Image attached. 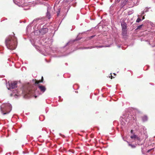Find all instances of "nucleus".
I'll return each instance as SVG.
<instances>
[{
  "instance_id": "nucleus-26",
  "label": "nucleus",
  "mask_w": 155,
  "mask_h": 155,
  "mask_svg": "<svg viewBox=\"0 0 155 155\" xmlns=\"http://www.w3.org/2000/svg\"><path fill=\"white\" fill-rule=\"evenodd\" d=\"M92 48V47H91L90 48Z\"/></svg>"
},
{
  "instance_id": "nucleus-9",
  "label": "nucleus",
  "mask_w": 155,
  "mask_h": 155,
  "mask_svg": "<svg viewBox=\"0 0 155 155\" xmlns=\"http://www.w3.org/2000/svg\"><path fill=\"white\" fill-rule=\"evenodd\" d=\"M127 33L126 29H122V34L123 35H125Z\"/></svg>"
},
{
  "instance_id": "nucleus-5",
  "label": "nucleus",
  "mask_w": 155,
  "mask_h": 155,
  "mask_svg": "<svg viewBox=\"0 0 155 155\" xmlns=\"http://www.w3.org/2000/svg\"><path fill=\"white\" fill-rule=\"evenodd\" d=\"M121 25L122 27V29H127V25L125 22L122 23H121Z\"/></svg>"
},
{
  "instance_id": "nucleus-23",
  "label": "nucleus",
  "mask_w": 155,
  "mask_h": 155,
  "mask_svg": "<svg viewBox=\"0 0 155 155\" xmlns=\"http://www.w3.org/2000/svg\"><path fill=\"white\" fill-rule=\"evenodd\" d=\"M133 130H131V131H130L131 133H133Z\"/></svg>"
},
{
  "instance_id": "nucleus-10",
  "label": "nucleus",
  "mask_w": 155,
  "mask_h": 155,
  "mask_svg": "<svg viewBox=\"0 0 155 155\" xmlns=\"http://www.w3.org/2000/svg\"><path fill=\"white\" fill-rule=\"evenodd\" d=\"M128 145L129 146H130L132 148H134L136 147V146L135 145L131 144L130 143H129L128 142Z\"/></svg>"
},
{
  "instance_id": "nucleus-14",
  "label": "nucleus",
  "mask_w": 155,
  "mask_h": 155,
  "mask_svg": "<svg viewBox=\"0 0 155 155\" xmlns=\"http://www.w3.org/2000/svg\"><path fill=\"white\" fill-rule=\"evenodd\" d=\"M141 21V20L139 18H138L136 21V22H139L140 21Z\"/></svg>"
},
{
  "instance_id": "nucleus-6",
  "label": "nucleus",
  "mask_w": 155,
  "mask_h": 155,
  "mask_svg": "<svg viewBox=\"0 0 155 155\" xmlns=\"http://www.w3.org/2000/svg\"><path fill=\"white\" fill-rule=\"evenodd\" d=\"M142 119L143 121H146L148 120V117L147 115H144L142 117Z\"/></svg>"
},
{
  "instance_id": "nucleus-27",
  "label": "nucleus",
  "mask_w": 155,
  "mask_h": 155,
  "mask_svg": "<svg viewBox=\"0 0 155 155\" xmlns=\"http://www.w3.org/2000/svg\"><path fill=\"white\" fill-rule=\"evenodd\" d=\"M35 98H36L37 97V96H35Z\"/></svg>"
},
{
  "instance_id": "nucleus-19",
  "label": "nucleus",
  "mask_w": 155,
  "mask_h": 155,
  "mask_svg": "<svg viewBox=\"0 0 155 155\" xmlns=\"http://www.w3.org/2000/svg\"><path fill=\"white\" fill-rule=\"evenodd\" d=\"M110 76H109V77L110 78H111V79H112V78H112L113 77H112V75H111V74H110Z\"/></svg>"
},
{
  "instance_id": "nucleus-16",
  "label": "nucleus",
  "mask_w": 155,
  "mask_h": 155,
  "mask_svg": "<svg viewBox=\"0 0 155 155\" xmlns=\"http://www.w3.org/2000/svg\"><path fill=\"white\" fill-rule=\"evenodd\" d=\"M136 139H137L138 140H140V138L139 137H138L137 136L136 138Z\"/></svg>"
},
{
  "instance_id": "nucleus-13",
  "label": "nucleus",
  "mask_w": 155,
  "mask_h": 155,
  "mask_svg": "<svg viewBox=\"0 0 155 155\" xmlns=\"http://www.w3.org/2000/svg\"><path fill=\"white\" fill-rule=\"evenodd\" d=\"M136 137H137V135L134 134L133 136H131L130 137V138L131 139H136Z\"/></svg>"
},
{
  "instance_id": "nucleus-15",
  "label": "nucleus",
  "mask_w": 155,
  "mask_h": 155,
  "mask_svg": "<svg viewBox=\"0 0 155 155\" xmlns=\"http://www.w3.org/2000/svg\"><path fill=\"white\" fill-rule=\"evenodd\" d=\"M43 80H44L42 76V77H41V80H39V82H40L41 83L43 81Z\"/></svg>"
},
{
  "instance_id": "nucleus-11",
  "label": "nucleus",
  "mask_w": 155,
  "mask_h": 155,
  "mask_svg": "<svg viewBox=\"0 0 155 155\" xmlns=\"http://www.w3.org/2000/svg\"><path fill=\"white\" fill-rule=\"evenodd\" d=\"M143 26V24L139 26H138L137 27L136 30H138L140 29Z\"/></svg>"
},
{
  "instance_id": "nucleus-21",
  "label": "nucleus",
  "mask_w": 155,
  "mask_h": 155,
  "mask_svg": "<svg viewBox=\"0 0 155 155\" xmlns=\"http://www.w3.org/2000/svg\"><path fill=\"white\" fill-rule=\"evenodd\" d=\"M25 94H29V92H27V91H26V92H25Z\"/></svg>"
},
{
  "instance_id": "nucleus-20",
  "label": "nucleus",
  "mask_w": 155,
  "mask_h": 155,
  "mask_svg": "<svg viewBox=\"0 0 155 155\" xmlns=\"http://www.w3.org/2000/svg\"><path fill=\"white\" fill-rule=\"evenodd\" d=\"M95 35H93L90 37V39H91L94 37Z\"/></svg>"
},
{
  "instance_id": "nucleus-3",
  "label": "nucleus",
  "mask_w": 155,
  "mask_h": 155,
  "mask_svg": "<svg viewBox=\"0 0 155 155\" xmlns=\"http://www.w3.org/2000/svg\"><path fill=\"white\" fill-rule=\"evenodd\" d=\"M9 84V88L8 89H14L17 87V82L16 81H14L12 82L11 83H8Z\"/></svg>"
},
{
  "instance_id": "nucleus-2",
  "label": "nucleus",
  "mask_w": 155,
  "mask_h": 155,
  "mask_svg": "<svg viewBox=\"0 0 155 155\" xmlns=\"http://www.w3.org/2000/svg\"><path fill=\"white\" fill-rule=\"evenodd\" d=\"M1 111L3 115L8 114L12 109V107L9 103L3 104L0 107Z\"/></svg>"
},
{
  "instance_id": "nucleus-1",
  "label": "nucleus",
  "mask_w": 155,
  "mask_h": 155,
  "mask_svg": "<svg viewBox=\"0 0 155 155\" xmlns=\"http://www.w3.org/2000/svg\"><path fill=\"white\" fill-rule=\"evenodd\" d=\"M5 43L8 49L13 50L15 49L17 45V38L14 33L6 39Z\"/></svg>"
},
{
  "instance_id": "nucleus-4",
  "label": "nucleus",
  "mask_w": 155,
  "mask_h": 155,
  "mask_svg": "<svg viewBox=\"0 0 155 155\" xmlns=\"http://www.w3.org/2000/svg\"><path fill=\"white\" fill-rule=\"evenodd\" d=\"M38 87L40 91L42 92H44L46 90V88L45 86L40 85V84H38Z\"/></svg>"
},
{
  "instance_id": "nucleus-8",
  "label": "nucleus",
  "mask_w": 155,
  "mask_h": 155,
  "mask_svg": "<svg viewBox=\"0 0 155 155\" xmlns=\"http://www.w3.org/2000/svg\"><path fill=\"white\" fill-rule=\"evenodd\" d=\"M48 29L47 28H46L42 29L41 30V32L44 34L48 32Z\"/></svg>"
},
{
  "instance_id": "nucleus-25",
  "label": "nucleus",
  "mask_w": 155,
  "mask_h": 155,
  "mask_svg": "<svg viewBox=\"0 0 155 155\" xmlns=\"http://www.w3.org/2000/svg\"><path fill=\"white\" fill-rule=\"evenodd\" d=\"M59 11L58 12V13H57V14H58H58H59Z\"/></svg>"
},
{
  "instance_id": "nucleus-12",
  "label": "nucleus",
  "mask_w": 155,
  "mask_h": 155,
  "mask_svg": "<svg viewBox=\"0 0 155 155\" xmlns=\"http://www.w3.org/2000/svg\"><path fill=\"white\" fill-rule=\"evenodd\" d=\"M33 81H35V84H38L39 83H41L40 82H39V81H38V80H36V79H35V80L33 79Z\"/></svg>"
},
{
  "instance_id": "nucleus-17",
  "label": "nucleus",
  "mask_w": 155,
  "mask_h": 155,
  "mask_svg": "<svg viewBox=\"0 0 155 155\" xmlns=\"http://www.w3.org/2000/svg\"><path fill=\"white\" fill-rule=\"evenodd\" d=\"M120 0H116V3H118L120 1Z\"/></svg>"
},
{
  "instance_id": "nucleus-22",
  "label": "nucleus",
  "mask_w": 155,
  "mask_h": 155,
  "mask_svg": "<svg viewBox=\"0 0 155 155\" xmlns=\"http://www.w3.org/2000/svg\"><path fill=\"white\" fill-rule=\"evenodd\" d=\"M153 149H150L148 151V152H150V151H151V150Z\"/></svg>"
},
{
  "instance_id": "nucleus-18",
  "label": "nucleus",
  "mask_w": 155,
  "mask_h": 155,
  "mask_svg": "<svg viewBox=\"0 0 155 155\" xmlns=\"http://www.w3.org/2000/svg\"><path fill=\"white\" fill-rule=\"evenodd\" d=\"M95 47H98V48H102L104 47L103 46H95Z\"/></svg>"
},
{
  "instance_id": "nucleus-24",
  "label": "nucleus",
  "mask_w": 155,
  "mask_h": 155,
  "mask_svg": "<svg viewBox=\"0 0 155 155\" xmlns=\"http://www.w3.org/2000/svg\"><path fill=\"white\" fill-rule=\"evenodd\" d=\"M144 19V17L143 16V18H142V19L143 20V19Z\"/></svg>"
},
{
  "instance_id": "nucleus-7",
  "label": "nucleus",
  "mask_w": 155,
  "mask_h": 155,
  "mask_svg": "<svg viewBox=\"0 0 155 155\" xmlns=\"http://www.w3.org/2000/svg\"><path fill=\"white\" fill-rule=\"evenodd\" d=\"M128 0H121V5L122 7L126 4Z\"/></svg>"
}]
</instances>
